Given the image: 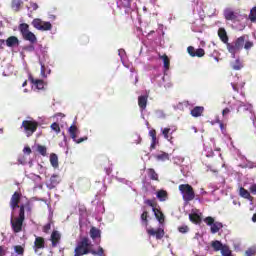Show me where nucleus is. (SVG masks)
Wrapping results in <instances>:
<instances>
[{
  "mask_svg": "<svg viewBox=\"0 0 256 256\" xmlns=\"http://www.w3.org/2000/svg\"><path fill=\"white\" fill-rule=\"evenodd\" d=\"M218 37L220 41H222V43L226 45L228 51L233 57H235L237 51H241V49H243V45L245 43V36H240L234 42L229 43V36L227 35V30H225V28H219Z\"/></svg>",
  "mask_w": 256,
  "mask_h": 256,
  "instance_id": "nucleus-1",
  "label": "nucleus"
},
{
  "mask_svg": "<svg viewBox=\"0 0 256 256\" xmlns=\"http://www.w3.org/2000/svg\"><path fill=\"white\" fill-rule=\"evenodd\" d=\"M25 222V206L20 205L18 217L11 218V227L14 233H21L23 231V223Z\"/></svg>",
  "mask_w": 256,
  "mask_h": 256,
  "instance_id": "nucleus-2",
  "label": "nucleus"
},
{
  "mask_svg": "<svg viewBox=\"0 0 256 256\" xmlns=\"http://www.w3.org/2000/svg\"><path fill=\"white\" fill-rule=\"evenodd\" d=\"M178 189L182 195L183 201L189 203V201L195 199V190L193 189V186L189 184H180Z\"/></svg>",
  "mask_w": 256,
  "mask_h": 256,
  "instance_id": "nucleus-3",
  "label": "nucleus"
},
{
  "mask_svg": "<svg viewBox=\"0 0 256 256\" xmlns=\"http://www.w3.org/2000/svg\"><path fill=\"white\" fill-rule=\"evenodd\" d=\"M38 127L39 122L35 120H24L21 125V128L24 129L26 137L33 136V133L37 131Z\"/></svg>",
  "mask_w": 256,
  "mask_h": 256,
  "instance_id": "nucleus-4",
  "label": "nucleus"
},
{
  "mask_svg": "<svg viewBox=\"0 0 256 256\" xmlns=\"http://www.w3.org/2000/svg\"><path fill=\"white\" fill-rule=\"evenodd\" d=\"M204 223H206V225H208V227H211L210 231L213 235H215V233H219V231H221V229H223V223L215 222V218H213L211 216L204 218Z\"/></svg>",
  "mask_w": 256,
  "mask_h": 256,
  "instance_id": "nucleus-5",
  "label": "nucleus"
},
{
  "mask_svg": "<svg viewBox=\"0 0 256 256\" xmlns=\"http://www.w3.org/2000/svg\"><path fill=\"white\" fill-rule=\"evenodd\" d=\"M69 135L71 139L74 141V143L80 144L83 143V141H87V136L81 137L77 139V135H79V128L75 124H72L68 129Z\"/></svg>",
  "mask_w": 256,
  "mask_h": 256,
  "instance_id": "nucleus-6",
  "label": "nucleus"
},
{
  "mask_svg": "<svg viewBox=\"0 0 256 256\" xmlns=\"http://www.w3.org/2000/svg\"><path fill=\"white\" fill-rule=\"evenodd\" d=\"M19 203H21V193L19 192H14L10 199V207L12 211H15V209L21 210V206H19Z\"/></svg>",
  "mask_w": 256,
  "mask_h": 256,
  "instance_id": "nucleus-7",
  "label": "nucleus"
},
{
  "mask_svg": "<svg viewBox=\"0 0 256 256\" xmlns=\"http://www.w3.org/2000/svg\"><path fill=\"white\" fill-rule=\"evenodd\" d=\"M224 18L226 21H232V23H237L239 21V13L227 8L224 10Z\"/></svg>",
  "mask_w": 256,
  "mask_h": 256,
  "instance_id": "nucleus-8",
  "label": "nucleus"
},
{
  "mask_svg": "<svg viewBox=\"0 0 256 256\" xmlns=\"http://www.w3.org/2000/svg\"><path fill=\"white\" fill-rule=\"evenodd\" d=\"M147 233L151 236V237H155L157 241H161V239H163V237H165V229L163 228H158V229H148Z\"/></svg>",
  "mask_w": 256,
  "mask_h": 256,
  "instance_id": "nucleus-9",
  "label": "nucleus"
},
{
  "mask_svg": "<svg viewBox=\"0 0 256 256\" xmlns=\"http://www.w3.org/2000/svg\"><path fill=\"white\" fill-rule=\"evenodd\" d=\"M187 52L190 57H205V50L203 48H198L195 50V47L189 46Z\"/></svg>",
  "mask_w": 256,
  "mask_h": 256,
  "instance_id": "nucleus-10",
  "label": "nucleus"
},
{
  "mask_svg": "<svg viewBox=\"0 0 256 256\" xmlns=\"http://www.w3.org/2000/svg\"><path fill=\"white\" fill-rule=\"evenodd\" d=\"M33 249H34L35 253H37V251H39V249H45V238H43L41 236H36Z\"/></svg>",
  "mask_w": 256,
  "mask_h": 256,
  "instance_id": "nucleus-11",
  "label": "nucleus"
},
{
  "mask_svg": "<svg viewBox=\"0 0 256 256\" xmlns=\"http://www.w3.org/2000/svg\"><path fill=\"white\" fill-rule=\"evenodd\" d=\"M149 101V95H141L138 97V106L141 111L147 109V102Z\"/></svg>",
  "mask_w": 256,
  "mask_h": 256,
  "instance_id": "nucleus-12",
  "label": "nucleus"
},
{
  "mask_svg": "<svg viewBox=\"0 0 256 256\" xmlns=\"http://www.w3.org/2000/svg\"><path fill=\"white\" fill-rule=\"evenodd\" d=\"M50 241L52 243V247H57L59 245V242L61 241V234L59 231L54 230L51 234Z\"/></svg>",
  "mask_w": 256,
  "mask_h": 256,
  "instance_id": "nucleus-13",
  "label": "nucleus"
},
{
  "mask_svg": "<svg viewBox=\"0 0 256 256\" xmlns=\"http://www.w3.org/2000/svg\"><path fill=\"white\" fill-rule=\"evenodd\" d=\"M203 113H205V107H203V106H195L190 111V115H192V117H201V115H203Z\"/></svg>",
  "mask_w": 256,
  "mask_h": 256,
  "instance_id": "nucleus-14",
  "label": "nucleus"
},
{
  "mask_svg": "<svg viewBox=\"0 0 256 256\" xmlns=\"http://www.w3.org/2000/svg\"><path fill=\"white\" fill-rule=\"evenodd\" d=\"M60 183H61V177H59V175L53 174L50 177V189H55V187Z\"/></svg>",
  "mask_w": 256,
  "mask_h": 256,
  "instance_id": "nucleus-15",
  "label": "nucleus"
},
{
  "mask_svg": "<svg viewBox=\"0 0 256 256\" xmlns=\"http://www.w3.org/2000/svg\"><path fill=\"white\" fill-rule=\"evenodd\" d=\"M239 195L243 199H248V201H253V196H251V193L248 192V190L245 189L244 187L239 188Z\"/></svg>",
  "mask_w": 256,
  "mask_h": 256,
  "instance_id": "nucleus-16",
  "label": "nucleus"
},
{
  "mask_svg": "<svg viewBox=\"0 0 256 256\" xmlns=\"http://www.w3.org/2000/svg\"><path fill=\"white\" fill-rule=\"evenodd\" d=\"M152 211L159 223H163L165 221V215L161 212V209L156 206Z\"/></svg>",
  "mask_w": 256,
  "mask_h": 256,
  "instance_id": "nucleus-17",
  "label": "nucleus"
},
{
  "mask_svg": "<svg viewBox=\"0 0 256 256\" xmlns=\"http://www.w3.org/2000/svg\"><path fill=\"white\" fill-rule=\"evenodd\" d=\"M90 237L93 241H96V239H101V230L97 229L96 227H92L90 229Z\"/></svg>",
  "mask_w": 256,
  "mask_h": 256,
  "instance_id": "nucleus-18",
  "label": "nucleus"
},
{
  "mask_svg": "<svg viewBox=\"0 0 256 256\" xmlns=\"http://www.w3.org/2000/svg\"><path fill=\"white\" fill-rule=\"evenodd\" d=\"M23 39H25V41H29L32 45L37 43V36H35V34L31 31L24 34Z\"/></svg>",
  "mask_w": 256,
  "mask_h": 256,
  "instance_id": "nucleus-19",
  "label": "nucleus"
},
{
  "mask_svg": "<svg viewBox=\"0 0 256 256\" xmlns=\"http://www.w3.org/2000/svg\"><path fill=\"white\" fill-rule=\"evenodd\" d=\"M7 47H15V45H19V38L17 36H10L6 40Z\"/></svg>",
  "mask_w": 256,
  "mask_h": 256,
  "instance_id": "nucleus-20",
  "label": "nucleus"
},
{
  "mask_svg": "<svg viewBox=\"0 0 256 256\" xmlns=\"http://www.w3.org/2000/svg\"><path fill=\"white\" fill-rule=\"evenodd\" d=\"M162 135L164 136V138L169 141L170 143H173V132H171V128H164L162 130Z\"/></svg>",
  "mask_w": 256,
  "mask_h": 256,
  "instance_id": "nucleus-21",
  "label": "nucleus"
},
{
  "mask_svg": "<svg viewBox=\"0 0 256 256\" xmlns=\"http://www.w3.org/2000/svg\"><path fill=\"white\" fill-rule=\"evenodd\" d=\"M31 83H33V85L36 86V89H38L39 91L45 89V82L43 80H39V79H33L31 78Z\"/></svg>",
  "mask_w": 256,
  "mask_h": 256,
  "instance_id": "nucleus-22",
  "label": "nucleus"
},
{
  "mask_svg": "<svg viewBox=\"0 0 256 256\" xmlns=\"http://www.w3.org/2000/svg\"><path fill=\"white\" fill-rule=\"evenodd\" d=\"M154 157L157 161H162V162L169 161L170 159L169 153L167 152H161L159 154H156Z\"/></svg>",
  "mask_w": 256,
  "mask_h": 256,
  "instance_id": "nucleus-23",
  "label": "nucleus"
},
{
  "mask_svg": "<svg viewBox=\"0 0 256 256\" xmlns=\"http://www.w3.org/2000/svg\"><path fill=\"white\" fill-rule=\"evenodd\" d=\"M50 163L52 167H54V169H57V167H59V157H57V154L52 153L50 155Z\"/></svg>",
  "mask_w": 256,
  "mask_h": 256,
  "instance_id": "nucleus-24",
  "label": "nucleus"
},
{
  "mask_svg": "<svg viewBox=\"0 0 256 256\" xmlns=\"http://www.w3.org/2000/svg\"><path fill=\"white\" fill-rule=\"evenodd\" d=\"M211 247L213 248L214 251H221L223 249V247H225V245H223V243H221V241L219 240H215L211 242Z\"/></svg>",
  "mask_w": 256,
  "mask_h": 256,
  "instance_id": "nucleus-25",
  "label": "nucleus"
},
{
  "mask_svg": "<svg viewBox=\"0 0 256 256\" xmlns=\"http://www.w3.org/2000/svg\"><path fill=\"white\" fill-rule=\"evenodd\" d=\"M147 173H148V177H150V179L152 181H159V174H157V172H155V169L149 168L147 170Z\"/></svg>",
  "mask_w": 256,
  "mask_h": 256,
  "instance_id": "nucleus-26",
  "label": "nucleus"
},
{
  "mask_svg": "<svg viewBox=\"0 0 256 256\" xmlns=\"http://www.w3.org/2000/svg\"><path fill=\"white\" fill-rule=\"evenodd\" d=\"M19 31H20L22 37L25 36V35H27V33L30 32V31H29V24H27V23H22V24H20V25H19Z\"/></svg>",
  "mask_w": 256,
  "mask_h": 256,
  "instance_id": "nucleus-27",
  "label": "nucleus"
},
{
  "mask_svg": "<svg viewBox=\"0 0 256 256\" xmlns=\"http://www.w3.org/2000/svg\"><path fill=\"white\" fill-rule=\"evenodd\" d=\"M189 219L192 223H195L196 225H199L201 223V216L197 213L189 214Z\"/></svg>",
  "mask_w": 256,
  "mask_h": 256,
  "instance_id": "nucleus-28",
  "label": "nucleus"
},
{
  "mask_svg": "<svg viewBox=\"0 0 256 256\" xmlns=\"http://www.w3.org/2000/svg\"><path fill=\"white\" fill-rule=\"evenodd\" d=\"M157 199H159V201H167V191L165 190H159L156 194Z\"/></svg>",
  "mask_w": 256,
  "mask_h": 256,
  "instance_id": "nucleus-29",
  "label": "nucleus"
},
{
  "mask_svg": "<svg viewBox=\"0 0 256 256\" xmlns=\"http://www.w3.org/2000/svg\"><path fill=\"white\" fill-rule=\"evenodd\" d=\"M164 63V68L167 70H169V67L171 65V60H169V56H167V54H164L163 56L160 57Z\"/></svg>",
  "mask_w": 256,
  "mask_h": 256,
  "instance_id": "nucleus-30",
  "label": "nucleus"
},
{
  "mask_svg": "<svg viewBox=\"0 0 256 256\" xmlns=\"http://www.w3.org/2000/svg\"><path fill=\"white\" fill-rule=\"evenodd\" d=\"M32 25L35 29H38V31H41V26L43 25V21L39 18H35L32 21Z\"/></svg>",
  "mask_w": 256,
  "mask_h": 256,
  "instance_id": "nucleus-31",
  "label": "nucleus"
},
{
  "mask_svg": "<svg viewBox=\"0 0 256 256\" xmlns=\"http://www.w3.org/2000/svg\"><path fill=\"white\" fill-rule=\"evenodd\" d=\"M220 251L222 256H233L231 249L227 245H224Z\"/></svg>",
  "mask_w": 256,
  "mask_h": 256,
  "instance_id": "nucleus-32",
  "label": "nucleus"
},
{
  "mask_svg": "<svg viewBox=\"0 0 256 256\" xmlns=\"http://www.w3.org/2000/svg\"><path fill=\"white\" fill-rule=\"evenodd\" d=\"M51 29H53V25H51V22L42 21L40 31H51Z\"/></svg>",
  "mask_w": 256,
  "mask_h": 256,
  "instance_id": "nucleus-33",
  "label": "nucleus"
},
{
  "mask_svg": "<svg viewBox=\"0 0 256 256\" xmlns=\"http://www.w3.org/2000/svg\"><path fill=\"white\" fill-rule=\"evenodd\" d=\"M12 9L19 11L21 9V0H12Z\"/></svg>",
  "mask_w": 256,
  "mask_h": 256,
  "instance_id": "nucleus-34",
  "label": "nucleus"
},
{
  "mask_svg": "<svg viewBox=\"0 0 256 256\" xmlns=\"http://www.w3.org/2000/svg\"><path fill=\"white\" fill-rule=\"evenodd\" d=\"M37 151H38V153H40V155H42V157H45L47 155V147H45L43 145H38Z\"/></svg>",
  "mask_w": 256,
  "mask_h": 256,
  "instance_id": "nucleus-35",
  "label": "nucleus"
},
{
  "mask_svg": "<svg viewBox=\"0 0 256 256\" xmlns=\"http://www.w3.org/2000/svg\"><path fill=\"white\" fill-rule=\"evenodd\" d=\"M149 212H147V210H145L142 214H141V221L143 223H145V225H147L149 223Z\"/></svg>",
  "mask_w": 256,
  "mask_h": 256,
  "instance_id": "nucleus-36",
  "label": "nucleus"
},
{
  "mask_svg": "<svg viewBox=\"0 0 256 256\" xmlns=\"http://www.w3.org/2000/svg\"><path fill=\"white\" fill-rule=\"evenodd\" d=\"M50 128L52 129V131H55V133H61V127L59 126V123H52Z\"/></svg>",
  "mask_w": 256,
  "mask_h": 256,
  "instance_id": "nucleus-37",
  "label": "nucleus"
},
{
  "mask_svg": "<svg viewBox=\"0 0 256 256\" xmlns=\"http://www.w3.org/2000/svg\"><path fill=\"white\" fill-rule=\"evenodd\" d=\"M145 205H148L149 207H152V210H154L157 207V202L151 199H147L144 201Z\"/></svg>",
  "mask_w": 256,
  "mask_h": 256,
  "instance_id": "nucleus-38",
  "label": "nucleus"
},
{
  "mask_svg": "<svg viewBox=\"0 0 256 256\" xmlns=\"http://www.w3.org/2000/svg\"><path fill=\"white\" fill-rule=\"evenodd\" d=\"M14 250H15V253H17V255H23L25 253V249L21 245L15 246Z\"/></svg>",
  "mask_w": 256,
  "mask_h": 256,
  "instance_id": "nucleus-39",
  "label": "nucleus"
},
{
  "mask_svg": "<svg viewBox=\"0 0 256 256\" xmlns=\"http://www.w3.org/2000/svg\"><path fill=\"white\" fill-rule=\"evenodd\" d=\"M249 19L252 22L256 21V7H254L251 11H250V15H249Z\"/></svg>",
  "mask_w": 256,
  "mask_h": 256,
  "instance_id": "nucleus-40",
  "label": "nucleus"
},
{
  "mask_svg": "<svg viewBox=\"0 0 256 256\" xmlns=\"http://www.w3.org/2000/svg\"><path fill=\"white\" fill-rule=\"evenodd\" d=\"M179 233H189V226L183 225L178 227Z\"/></svg>",
  "mask_w": 256,
  "mask_h": 256,
  "instance_id": "nucleus-41",
  "label": "nucleus"
},
{
  "mask_svg": "<svg viewBox=\"0 0 256 256\" xmlns=\"http://www.w3.org/2000/svg\"><path fill=\"white\" fill-rule=\"evenodd\" d=\"M243 46H244V49H246V51H249V49H251L253 47V42L244 40Z\"/></svg>",
  "mask_w": 256,
  "mask_h": 256,
  "instance_id": "nucleus-42",
  "label": "nucleus"
},
{
  "mask_svg": "<svg viewBox=\"0 0 256 256\" xmlns=\"http://www.w3.org/2000/svg\"><path fill=\"white\" fill-rule=\"evenodd\" d=\"M242 67L243 66L241 65V62H239V60H236V63L232 65V69H234V71H239Z\"/></svg>",
  "mask_w": 256,
  "mask_h": 256,
  "instance_id": "nucleus-43",
  "label": "nucleus"
},
{
  "mask_svg": "<svg viewBox=\"0 0 256 256\" xmlns=\"http://www.w3.org/2000/svg\"><path fill=\"white\" fill-rule=\"evenodd\" d=\"M149 135L152 138V141H156L157 140V131H155V129H152L149 131Z\"/></svg>",
  "mask_w": 256,
  "mask_h": 256,
  "instance_id": "nucleus-44",
  "label": "nucleus"
},
{
  "mask_svg": "<svg viewBox=\"0 0 256 256\" xmlns=\"http://www.w3.org/2000/svg\"><path fill=\"white\" fill-rule=\"evenodd\" d=\"M122 5L126 9H130L131 8V0H123Z\"/></svg>",
  "mask_w": 256,
  "mask_h": 256,
  "instance_id": "nucleus-45",
  "label": "nucleus"
},
{
  "mask_svg": "<svg viewBox=\"0 0 256 256\" xmlns=\"http://www.w3.org/2000/svg\"><path fill=\"white\" fill-rule=\"evenodd\" d=\"M42 231L43 233H49L51 231V223L44 225Z\"/></svg>",
  "mask_w": 256,
  "mask_h": 256,
  "instance_id": "nucleus-46",
  "label": "nucleus"
},
{
  "mask_svg": "<svg viewBox=\"0 0 256 256\" xmlns=\"http://www.w3.org/2000/svg\"><path fill=\"white\" fill-rule=\"evenodd\" d=\"M255 253H256L255 249L250 248L246 250V256H255Z\"/></svg>",
  "mask_w": 256,
  "mask_h": 256,
  "instance_id": "nucleus-47",
  "label": "nucleus"
},
{
  "mask_svg": "<svg viewBox=\"0 0 256 256\" xmlns=\"http://www.w3.org/2000/svg\"><path fill=\"white\" fill-rule=\"evenodd\" d=\"M250 193H252V195H256V184H252L249 188Z\"/></svg>",
  "mask_w": 256,
  "mask_h": 256,
  "instance_id": "nucleus-48",
  "label": "nucleus"
},
{
  "mask_svg": "<svg viewBox=\"0 0 256 256\" xmlns=\"http://www.w3.org/2000/svg\"><path fill=\"white\" fill-rule=\"evenodd\" d=\"M157 147V140H152L150 145V151H153V149H156Z\"/></svg>",
  "mask_w": 256,
  "mask_h": 256,
  "instance_id": "nucleus-49",
  "label": "nucleus"
},
{
  "mask_svg": "<svg viewBox=\"0 0 256 256\" xmlns=\"http://www.w3.org/2000/svg\"><path fill=\"white\" fill-rule=\"evenodd\" d=\"M216 123L219 124V127L223 133V131H225V124L223 122H221V120H217Z\"/></svg>",
  "mask_w": 256,
  "mask_h": 256,
  "instance_id": "nucleus-50",
  "label": "nucleus"
},
{
  "mask_svg": "<svg viewBox=\"0 0 256 256\" xmlns=\"http://www.w3.org/2000/svg\"><path fill=\"white\" fill-rule=\"evenodd\" d=\"M23 151L24 153H27V155H31L32 153L31 147L29 146L24 147Z\"/></svg>",
  "mask_w": 256,
  "mask_h": 256,
  "instance_id": "nucleus-51",
  "label": "nucleus"
},
{
  "mask_svg": "<svg viewBox=\"0 0 256 256\" xmlns=\"http://www.w3.org/2000/svg\"><path fill=\"white\" fill-rule=\"evenodd\" d=\"M26 209V211H28L29 213H31L32 208H31V204L28 202L24 205V210Z\"/></svg>",
  "mask_w": 256,
  "mask_h": 256,
  "instance_id": "nucleus-52",
  "label": "nucleus"
},
{
  "mask_svg": "<svg viewBox=\"0 0 256 256\" xmlns=\"http://www.w3.org/2000/svg\"><path fill=\"white\" fill-rule=\"evenodd\" d=\"M229 113H231V110H230L229 108H225V109L222 111L223 117H225L226 115H229Z\"/></svg>",
  "mask_w": 256,
  "mask_h": 256,
  "instance_id": "nucleus-53",
  "label": "nucleus"
},
{
  "mask_svg": "<svg viewBox=\"0 0 256 256\" xmlns=\"http://www.w3.org/2000/svg\"><path fill=\"white\" fill-rule=\"evenodd\" d=\"M31 7L33 8V11H37V9H39V5H37V3H32Z\"/></svg>",
  "mask_w": 256,
  "mask_h": 256,
  "instance_id": "nucleus-54",
  "label": "nucleus"
},
{
  "mask_svg": "<svg viewBox=\"0 0 256 256\" xmlns=\"http://www.w3.org/2000/svg\"><path fill=\"white\" fill-rule=\"evenodd\" d=\"M231 85H232L233 91H236L237 93H239V87H237L236 84H231Z\"/></svg>",
  "mask_w": 256,
  "mask_h": 256,
  "instance_id": "nucleus-55",
  "label": "nucleus"
},
{
  "mask_svg": "<svg viewBox=\"0 0 256 256\" xmlns=\"http://www.w3.org/2000/svg\"><path fill=\"white\" fill-rule=\"evenodd\" d=\"M41 73L45 75V64L41 63Z\"/></svg>",
  "mask_w": 256,
  "mask_h": 256,
  "instance_id": "nucleus-56",
  "label": "nucleus"
},
{
  "mask_svg": "<svg viewBox=\"0 0 256 256\" xmlns=\"http://www.w3.org/2000/svg\"><path fill=\"white\" fill-rule=\"evenodd\" d=\"M0 256H5V253H3V247L0 246Z\"/></svg>",
  "mask_w": 256,
  "mask_h": 256,
  "instance_id": "nucleus-57",
  "label": "nucleus"
},
{
  "mask_svg": "<svg viewBox=\"0 0 256 256\" xmlns=\"http://www.w3.org/2000/svg\"><path fill=\"white\" fill-rule=\"evenodd\" d=\"M253 223H256V213L252 216Z\"/></svg>",
  "mask_w": 256,
  "mask_h": 256,
  "instance_id": "nucleus-58",
  "label": "nucleus"
},
{
  "mask_svg": "<svg viewBox=\"0 0 256 256\" xmlns=\"http://www.w3.org/2000/svg\"><path fill=\"white\" fill-rule=\"evenodd\" d=\"M56 117H65V115H63L62 113H58L56 114Z\"/></svg>",
  "mask_w": 256,
  "mask_h": 256,
  "instance_id": "nucleus-59",
  "label": "nucleus"
},
{
  "mask_svg": "<svg viewBox=\"0 0 256 256\" xmlns=\"http://www.w3.org/2000/svg\"><path fill=\"white\" fill-rule=\"evenodd\" d=\"M22 87H27V80L23 82Z\"/></svg>",
  "mask_w": 256,
  "mask_h": 256,
  "instance_id": "nucleus-60",
  "label": "nucleus"
},
{
  "mask_svg": "<svg viewBox=\"0 0 256 256\" xmlns=\"http://www.w3.org/2000/svg\"><path fill=\"white\" fill-rule=\"evenodd\" d=\"M0 135H3V128H0Z\"/></svg>",
  "mask_w": 256,
  "mask_h": 256,
  "instance_id": "nucleus-61",
  "label": "nucleus"
},
{
  "mask_svg": "<svg viewBox=\"0 0 256 256\" xmlns=\"http://www.w3.org/2000/svg\"><path fill=\"white\" fill-rule=\"evenodd\" d=\"M0 43H5V40H0Z\"/></svg>",
  "mask_w": 256,
  "mask_h": 256,
  "instance_id": "nucleus-62",
  "label": "nucleus"
},
{
  "mask_svg": "<svg viewBox=\"0 0 256 256\" xmlns=\"http://www.w3.org/2000/svg\"><path fill=\"white\" fill-rule=\"evenodd\" d=\"M24 93H27V89H24Z\"/></svg>",
  "mask_w": 256,
  "mask_h": 256,
  "instance_id": "nucleus-63",
  "label": "nucleus"
}]
</instances>
